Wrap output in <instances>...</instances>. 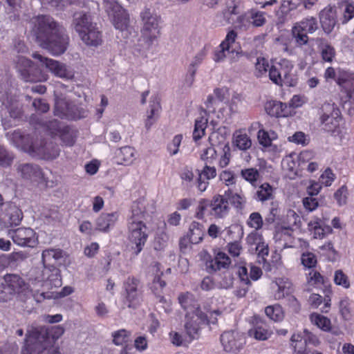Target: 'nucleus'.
Instances as JSON below:
<instances>
[{
  "instance_id": "nucleus-19",
  "label": "nucleus",
  "mask_w": 354,
  "mask_h": 354,
  "mask_svg": "<svg viewBox=\"0 0 354 354\" xmlns=\"http://www.w3.org/2000/svg\"><path fill=\"white\" fill-rule=\"evenodd\" d=\"M264 12L259 11L257 9H250L245 12L244 14L239 15L237 17V22L240 26H249L261 27L266 22Z\"/></svg>"
},
{
  "instance_id": "nucleus-49",
  "label": "nucleus",
  "mask_w": 354,
  "mask_h": 354,
  "mask_svg": "<svg viewBox=\"0 0 354 354\" xmlns=\"http://www.w3.org/2000/svg\"><path fill=\"white\" fill-rule=\"evenodd\" d=\"M301 31L313 33L317 29V21L315 17H307L295 25Z\"/></svg>"
},
{
  "instance_id": "nucleus-54",
  "label": "nucleus",
  "mask_w": 354,
  "mask_h": 354,
  "mask_svg": "<svg viewBox=\"0 0 354 354\" xmlns=\"http://www.w3.org/2000/svg\"><path fill=\"white\" fill-rule=\"evenodd\" d=\"M270 65L264 57H258L255 64V75L257 77L266 76L267 73L269 74Z\"/></svg>"
},
{
  "instance_id": "nucleus-11",
  "label": "nucleus",
  "mask_w": 354,
  "mask_h": 354,
  "mask_svg": "<svg viewBox=\"0 0 354 354\" xmlns=\"http://www.w3.org/2000/svg\"><path fill=\"white\" fill-rule=\"evenodd\" d=\"M209 321L205 313H186L184 328L189 342L198 339L201 335L202 325L209 324Z\"/></svg>"
},
{
  "instance_id": "nucleus-15",
  "label": "nucleus",
  "mask_w": 354,
  "mask_h": 354,
  "mask_svg": "<svg viewBox=\"0 0 354 354\" xmlns=\"http://www.w3.org/2000/svg\"><path fill=\"white\" fill-rule=\"evenodd\" d=\"M330 109V113H324L320 116V122L325 131L338 135L341 133L340 122L342 121L341 112L338 108L333 106Z\"/></svg>"
},
{
  "instance_id": "nucleus-37",
  "label": "nucleus",
  "mask_w": 354,
  "mask_h": 354,
  "mask_svg": "<svg viewBox=\"0 0 354 354\" xmlns=\"http://www.w3.org/2000/svg\"><path fill=\"white\" fill-rule=\"evenodd\" d=\"M205 234L204 226L203 224L193 221L187 233V236L189 238L191 244H198L202 241Z\"/></svg>"
},
{
  "instance_id": "nucleus-30",
  "label": "nucleus",
  "mask_w": 354,
  "mask_h": 354,
  "mask_svg": "<svg viewBox=\"0 0 354 354\" xmlns=\"http://www.w3.org/2000/svg\"><path fill=\"white\" fill-rule=\"evenodd\" d=\"M36 115H32L30 118V123L33 125H39L45 127L51 134V136H58L62 132L64 127L57 120H52L48 122H44L39 118H36Z\"/></svg>"
},
{
  "instance_id": "nucleus-40",
  "label": "nucleus",
  "mask_w": 354,
  "mask_h": 354,
  "mask_svg": "<svg viewBox=\"0 0 354 354\" xmlns=\"http://www.w3.org/2000/svg\"><path fill=\"white\" fill-rule=\"evenodd\" d=\"M311 323L324 332H330L332 329L330 319L321 314L313 313L310 315Z\"/></svg>"
},
{
  "instance_id": "nucleus-5",
  "label": "nucleus",
  "mask_w": 354,
  "mask_h": 354,
  "mask_svg": "<svg viewBox=\"0 0 354 354\" xmlns=\"http://www.w3.org/2000/svg\"><path fill=\"white\" fill-rule=\"evenodd\" d=\"M324 77L326 82L335 81L339 86L342 106L354 104V73L339 67L329 66L325 70Z\"/></svg>"
},
{
  "instance_id": "nucleus-42",
  "label": "nucleus",
  "mask_w": 354,
  "mask_h": 354,
  "mask_svg": "<svg viewBox=\"0 0 354 354\" xmlns=\"http://www.w3.org/2000/svg\"><path fill=\"white\" fill-rule=\"evenodd\" d=\"M207 216H210L209 198H201L196 207L194 217L198 220L205 221Z\"/></svg>"
},
{
  "instance_id": "nucleus-22",
  "label": "nucleus",
  "mask_w": 354,
  "mask_h": 354,
  "mask_svg": "<svg viewBox=\"0 0 354 354\" xmlns=\"http://www.w3.org/2000/svg\"><path fill=\"white\" fill-rule=\"evenodd\" d=\"M28 151L30 153H35L44 160H53L59 155V146L53 142H45L44 145L37 147L32 143L28 147Z\"/></svg>"
},
{
  "instance_id": "nucleus-1",
  "label": "nucleus",
  "mask_w": 354,
  "mask_h": 354,
  "mask_svg": "<svg viewBox=\"0 0 354 354\" xmlns=\"http://www.w3.org/2000/svg\"><path fill=\"white\" fill-rule=\"evenodd\" d=\"M32 32L39 46L53 55H62L67 50L70 37L63 25L50 15L32 18Z\"/></svg>"
},
{
  "instance_id": "nucleus-57",
  "label": "nucleus",
  "mask_w": 354,
  "mask_h": 354,
  "mask_svg": "<svg viewBox=\"0 0 354 354\" xmlns=\"http://www.w3.org/2000/svg\"><path fill=\"white\" fill-rule=\"evenodd\" d=\"M14 160V155L3 145H0V166L3 167H10Z\"/></svg>"
},
{
  "instance_id": "nucleus-14",
  "label": "nucleus",
  "mask_w": 354,
  "mask_h": 354,
  "mask_svg": "<svg viewBox=\"0 0 354 354\" xmlns=\"http://www.w3.org/2000/svg\"><path fill=\"white\" fill-rule=\"evenodd\" d=\"M13 242L21 247L34 248L38 243L36 232L30 227H19L9 232Z\"/></svg>"
},
{
  "instance_id": "nucleus-4",
  "label": "nucleus",
  "mask_w": 354,
  "mask_h": 354,
  "mask_svg": "<svg viewBox=\"0 0 354 354\" xmlns=\"http://www.w3.org/2000/svg\"><path fill=\"white\" fill-rule=\"evenodd\" d=\"M72 26L86 45L96 47L102 44V32L93 22L89 13L83 11L75 12Z\"/></svg>"
},
{
  "instance_id": "nucleus-29",
  "label": "nucleus",
  "mask_w": 354,
  "mask_h": 354,
  "mask_svg": "<svg viewBox=\"0 0 354 354\" xmlns=\"http://www.w3.org/2000/svg\"><path fill=\"white\" fill-rule=\"evenodd\" d=\"M3 281L14 295L22 292L28 288V284L24 279L16 274H5Z\"/></svg>"
},
{
  "instance_id": "nucleus-60",
  "label": "nucleus",
  "mask_w": 354,
  "mask_h": 354,
  "mask_svg": "<svg viewBox=\"0 0 354 354\" xmlns=\"http://www.w3.org/2000/svg\"><path fill=\"white\" fill-rule=\"evenodd\" d=\"M247 225L248 227L254 229V230H260L263 225L262 216L257 212L251 213L247 221Z\"/></svg>"
},
{
  "instance_id": "nucleus-24",
  "label": "nucleus",
  "mask_w": 354,
  "mask_h": 354,
  "mask_svg": "<svg viewBox=\"0 0 354 354\" xmlns=\"http://www.w3.org/2000/svg\"><path fill=\"white\" fill-rule=\"evenodd\" d=\"M212 165L205 164L202 170H197L198 176L195 185L201 193L207 189L209 184V180L214 178L216 176V169L214 166Z\"/></svg>"
},
{
  "instance_id": "nucleus-35",
  "label": "nucleus",
  "mask_w": 354,
  "mask_h": 354,
  "mask_svg": "<svg viewBox=\"0 0 354 354\" xmlns=\"http://www.w3.org/2000/svg\"><path fill=\"white\" fill-rule=\"evenodd\" d=\"M233 145L241 151H247L252 147V140L245 129L236 130L233 134Z\"/></svg>"
},
{
  "instance_id": "nucleus-13",
  "label": "nucleus",
  "mask_w": 354,
  "mask_h": 354,
  "mask_svg": "<svg viewBox=\"0 0 354 354\" xmlns=\"http://www.w3.org/2000/svg\"><path fill=\"white\" fill-rule=\"evenodd\" d=\"M220 341L223 351L227 354H238L245 344L243 337L234 330L223 332Z\"/></svg>"
},
{
  "instance_id": "nucleus-59",
  "label": "nucleus",
  "mask_w": 354,
  "mask_h": 354,
  "mask_svg": "<svg viewBox=\"0 0 354 354\" xmlns=\"http://www.w3.org/2000/svg\"><path fill=\"white\" fill-rule=\"evenodd\" d=\"M149 113L147 115L146 121V127L149 129L153 122V118L159 113L161 109L160 104L157 100H152L150 102L149 105Z\"/></svg>"
},
{
  "instance_id": "nucleus-27",
  "label": "nucleus",
  "mask_w": 354,
  "mask_h": 354,
  "mask_svg": "<svg viewBox=\"0 0 354 354\" xmlns=\"http://www.w3.org/2000/svg\"><path fill=\"white\" fill-rule=\"evenodd\" d=\"M119 218V213H102L96 220V230L102 232H108L113 228Z\"/></svg>"
},
{
  "instance_id": "nucleus-58",
  "label": "nucleus",
  "mask_w": 354,
  "mask_h": 354,
  "mask_svg": "<svg viewBox=\"0 0 354 354\" xmlns=\"http://www.w3.org/2000/svg\"><path fill=\"white\" fill-rule=\"evenodd\" d=\"M68 113L72 115L66 117V120H76L86 117V111L72 102L70 104Z\"/></svg>"
},
{
  "instance_id": "nucleus-33",
  "label": "nucleus",
  "mask_w": 354,
  "mask_h": 354,
  "mask_svg": "<svg viewBox=\"0 0 354 354\" xmlns=\"http://www.w3.org/2000/svg\"><path fill=\"white\" fill-rule=\"evenodd\" d=\"M224 196L230 204L236 209L241 210L246 203V198L242 190L234 192L232 188H228L224 192Z\"/></svg>"
},
{
  "instance_id": "nucleus-51",
  "label": "nucleus",
  "mask_w": 354,
  "mask_h": 354,
  "mask_svg": "<svg viewBox=\"0 0 354 354\" xmlns=\"http://www.w3.org/2000/svg\"><path fill=\"white\" fill-rule=\"evenodd\" d=\"M10 268L12 269L17 268L28 257V254L24 251L13 252L8 254Z\"/></svg>"
},
{
  "instance_id": "nucleus-8",
  "label": "nucleus",
  "mask_w": 354,
  "mask_h": 354,
  "mask_svg": "<svg viewBox=\"0 0 354 354\" xmlns=\"http://www.w3.org/2000/svg\"><path fill=\"white\" fill-rule=\"evenodd\" d=\"M142 22L141 28V37L145 42L150 45L157 39L160 34L159 26L160 17L151 12L150 9L145 8L140 13Z\"/></svg>"
},
{
  "instance_id": "nucleus-31",
  "label": "nucleus",
  "mask_w": 354,
  "mask_h": 354,
  "mask_svg": "<svg viewBox=\"0 0 354 354\" xmlns=\"http://www.w3.org/2000/svg\"><path fill=\"white\" fill-rule=\"evenodd\" d=\"M257 138L259 144L265 149H268L270 151L276 152L277 146L272 145V142L277 140L278 135L274 131H266L263 129H261L257 133Z\"/></svg>"
},
{
  "instance_id": "nucleus-53",
  "label": "nucleus",
  "mask_w": 354,
  "mask_h": 354,
  "mask_svg": "<svg viewBox=\"0 0 354 354\" xmlns=\"http://www.w3.org/2000/svg\"><path fill=\"white\" fill-rule=\"evenodd\" d=\"M333 281L335 285L341 286L344 289L351 288V281L348 276L341 269L335 271Z\"/></svg>"
},
{
  "instance_id": "nucleus-48",
  "label": "nucleus",
  "mask_w": 354,
  "mask_h": 354,
  "mask_svg": "<svg viewBox=\"0 0 354 354\" xmlns=\"http://www.w3.org/2000/svg\"><path fill=\"white\" fill-rule=\"evenodd\" d=\"M320 55L325 62L331 63L336 55L335 48L328 42H322L319 46Z\"/></svg>"
},
{
  "instance_id": "nucleus-32",
  "label": "nucleus",
  "mask_w": 354,
  "mask_h": 354,
  "mask_svg": "<svg viewBox=\"0 0 354 354\" xmlns=\"http://www.w3.org/2000/svg\"><path fill=\"white\" fill-rule=\"evenodd\" d=\"M160 264L159 263H156L153 266V268H156L157 274L151 283L150 289L154 295H156V297L160 298V301H161L164 297L163 289L166 286V282L161 279L163 272L160 271Z\"/></svg>"
},
{
  "instance_id": "nucleus-6",
  "label": "nucleus",
  "mask_w": 354,
  "mask_h": 354,
  "mask_svg": "<svg viewBox=\"0 0 354 354\" xmlns=\"http://www.w3.org/2000/svg\"><path fill=\"white\" fill-rule=\"evenodd\" d=\"M293 68L292 62L285 58L272 62L269 70V79L277 86H295L297 79L292 73Z\"/></svg>"
},
{
  "instance_id": "nucleus-26",
  "label": "nucleus",
  "mask_w": 354,
  "mask_h": 354,
  "mask_svg": "<svg viewBox=\"0 0 354 354\" xmlns=\"http://www.w3.org/2000/svg\"><path fill=\"white\" fill-rule=\"evenodd\" d=\"M319 19L324 31L330 33L337 24V13L335 8L326 7L323 9L319 15Z\"/></svg>"
},
{
  "instance_id": "nucleus-10",
  "label": "nucleus",
  "mask_w": 354,
  "mask_h": 354,
  "mask_svg": "<svg viewBox=\"0 0 354 354\" xmlns=\"http://www.w3.org/2000/svg\"><path fill=\"white\" fill-rule=\"evenodd\" d=\"M104 6L114 27L121 31L127 30L129 24V16L126 10L115 0H104Z\"/></svg>"
},
{
  "instance_id": "nucleus-38",
  "label": "nucleus",
  "mask_w": 354,
  "mask_h": 354,
  "mask_svg": "<svg viewBox=\"0 0 354 354\" xmlns=\"http://www.w3.org/2000/svg\"><path fill=\"white\" fill-rule=\"evenodd\" d=\"M240 0H227L225 8L222 11L223 17L225 24H230L234 22V15L239 14Z\"/></svg>"
},
{
  "instance_id": "nucleus-50",
  "label": "nucleus",
  "mask_w": 354,
  "mask_h": 354,
  "mask_svg": "<svg viewBox=\"0 0 354 354\" xmlns=\"http://www.w3.org/2000/svg\"><path fill=\"white\" fill-rule=\"evenodd\" d=\"M207 125V119L200 117L195 120L194 129L193 131V139L198 141L205 135Z\"/></svg>"
},
{
  "instance_id": "nucleus-61",
  "label": "nucleus",
  "mask_w": 354,
  "mask_h": 354,
  "mask_svg": "<svg viewBox=\"0 0 354 354\" xmlns=\"http://www.w3.org/2000/svg\"><path fill=\"white\" fill-rule=\"evenodd\" d=\"M59 136L66 146H73L75 142V136L73 135L71 128L67 125L64 127V129Z\"/></svg>"
},
{
  "instance_id": "nucleus-9",
  "label": "nucleus",
  "mask_w": 354,
  "mask_h": 354,
  "mask_svg": "<svg viewBox=\"0 0 354 354\" xmlns=\"http://www.w3.org/2000/svg\"><path fill=\"white\" fill-rule=\"evenodd\" d=\"M123 296L129 308H136L142 295L140 280L133 276H129L122 284Z\"/></svg>"
},
{
  "instance_id": "nucleus-12",
  "label": "nucleus",
  "mask_w": 354,
  "mask_h": 354,
  "mask_svg": "<svg viewBox=\"0 0 354 354\" xmlns=\"http://www.w3.org/2000/svg\"><path fill=\"white\" fill-rule=\"evenodd\" d=\"M32 56L39 60L54 76L64 80L73 78V72L65 64L43 57L39 53H34Z\"/></svg>"
},
{
  "instance_id": "nucleus-17",
  "label": "nucleus",
  "mask_w": 354,
  "mask_h": 354,
  "mask_svg": "<svg viewBox=\"0 0 354 354\" xmlns=\"http://www.w3.org/2000/svg\"><path fill=\"white\" fill-rule=\"evenodd\" d=\"M250 324L252 328L248 330V335L257 340H267L272 334L268 329L267 323L259 315H254L251 317Z\"/></svg>"
},
{
  "instance_id": "nucleus-21",
  "label": "nucleus",
  "mask_w": 354,
  "mask_h": 354,
  "mask_svg": "<svg viewBox=\"0 0 354 354\" xmlns=\"http://www.w3.org/2000/svg\"><path fill=\"white\" fill-rule=\"evenodd\" d=\"M209 203L210 216L215 218H223L228 215L230 211V207L224 195H214L209 199Z\"/></svg>"
},
{
  "instance_id": "nucleus-43",
  "label": "nucleus",
  "mask_w": 354,
  "mask_h": 354,
  "mask_svg": "<svg viewBox=\"0 0 354 354\" xmlns=\"http://www.w3.org/2000/svg\"><path fill=\"white\" fill-rule=\"evenodd\" d=\"M241 176L252 187H257L259 180L261 178L259 171L254 167L243 169L241 171Z\"/></svg>"
},
{
  "instance_id": "nucleus-20",
  "label": "nucleus",
  "mask_w": 354,
  "mask_h": 354,
  "mask_svg": "<svg viewBox=\"0 0 354 354\" xmlns=\"http://www.w3.org/2000/svg\"><path fill=\"white\" fill-rule=\"evenodd\" d=\"M41 286L46 289L58 288L62 286L60 271L55 266H44L41 271Z\"/></svg>"
},
{
  "instance_id": "nucleus-44",
  "label": "nucleus",
  "mask_w": 354,
  "mask_h": 354,
  "mask_svg": "<svg viewBox=\"0 0 354 354\" xmlns=\"http://www.w3.org/2000/svg\"><path fill=\"white\" fill-rule=\"evenodd\" d=\"M71 101L66 99H58L56 100L54 107V115L61 119H66V117H71L68 113Z\"/></svg>"
},
{
  "instance_id": "nucleus-62",
  "label": "nucleus",
  "mask_w": 354,
  "mask_h": 354,
  "mask_svg": "<svg viewBox=\"0 0 354 354\" xmlns=\"http://www.w3.org/2000/svg\"><path fill=\"white\" fill-rule=\"evenodd\" d=\"M300 3L301 0H282L279 11L281 14L286 15L290 11L296 9Z\"/></svg>"
},
{
  "instance_id": "nucleus-64",
  "label": "nucleus",
  "mask_w": 354,
  "mask_h": 354,
  "mask_svg": "<svg viewBox=\"0 0 354 354\" xmlns=\"http://www.w3.org/2000/svg\"><path fill=\"white\" fill-rule=\"evenodd\" d=\"M342 6L344 7L343 16L341 19L343 24H346L354 17V5L348 1H345Z\"/></svg>"
},
{
  "instance_id": "nucleus-46",
  "label": "nucleus",
  "mask_w": 354,
  "mask_h": 354,
  "mask_svg": "<svg viewBox=\"0 0 354 354\" xmlns=\"http://www.w3.org/2000/svg\"><path fill=\"white\" fill-rule=\"evenodd\" d=\"M63 257V250L61 249L48 248L43 250L41 254V260L46 266L50 264L53 259L57 261Z\"/></svg>"
},
{
  "instance_id": "nucleus-41",
  "label": "nucleus",
  "mask_w": 354,
  "mask_h": 354,
  "mask_svg": "<svg viewBox=\"0 0 354 354\" xmlns=\"http://www.w3.org/2000/svg\"><path fill=\"white\" fill-rule=\"evenodd\" d=\"M306 281L310 286L321 288L323 286H326L328 279L324 277L317 270L312 269L306 274Z\"/></svg>"
},
{
  "instance_id": "nucleus-45",
  "label": "nucleus",
  "mask_w": 354,
  "mask_h": 354,
  "mask_svg": "<svg viewBox=\"0 0 354 354\" xmlns=\"http://www.w3.org/2000/svg\"><path fill=\"white\" fill-rule=\"evenodd\" d=\"M274 188L268 183L261 184L256 194L255 198L257 201L264 202L273 198Z\"/></svg>"
},
{
  "instance_id": "nucleus-55",
  "label": "nucleus",
  "mask_w": 354,
  "mask_h": 354,
  "mask_svg": "<svg viewBox=\"0 0 354 354\" xmlns=\"http://www.w3.org/2000/svg\"><path fill=\"white\" fill-rule=\"evenodd\" d=\"M201 158L206 165H214L218 160L217 151L213 147H207L203 151Z\"/></svg>"
},
{
  "instance_id": "nucleus-18",
  "label": "nucleus",
  "mask_w": 354,
  "mask_h": 354,
  "mask_svg": "<svg viewBox=\"0 0 354 354\" xmlns=\"http://www.w3.org/2000/svg\"><path fill=\"white\" fill-rule=\"evenodd\" d=\"M237 36V32L235 30L228 31L224 40L221 41L218 49L214 51L213 59L215 62H221L228 55L234 53V50L232 48V44H234Z\"/></svg>"
},
{
  "instance_id": "nucleus-28",
  "label": "nucleus",
  "mask_w": 354,
  "mask_h": 354,
  "mask_svg": "<svg viewBox=\"0 0 354 354\" xmlns=\"http://www.w3.org/2000/svg\"><path fill=\"white\" fill-rule=\"evenodd\" d=\"M180 306L187 313H203L195 296L190 292H181L178 297Z\"/></svg>"
},
{
  "instance_id": "nucleus-25",
  "label": "nucleus",
  "mask_w": 354,
  "mask_h": 354,
  "mask_svg": "<svg viewBox=\"0 0 354 354\" xmlns=\"http://www.w3.org/2000/svg\"><path fill=\"white\" fill-rule=\"evenodd\" d=\"M17 172L22 178L26 180L32 181L44 180V174L38 165L28 163L21 164L19 165Z\"/></svg>"
},
{
  "instance_id": "nucleus-3",
  "label": "nucleus",
  "mask_w": 354,
  "mask_h": 354,
  "mask_svg": "<svg viewBox=\"0 0 354 354\" xmlns=\"http://www.w3.org/2000/svg\"><path fill=\"white\" fill-rule=\"evenodd\" d=\"M147 214L144 203L134 201L131 207V215L127 219V239L133 257H137L143 250L148 237L149 229L145 222Z\"/></svg>"
},
{
  "instance_id": "nucleus-36",
  "label": "nucleus",
  "mask_w": 354,
  "mask_h": 354,
  "mask_svg": "<svg viewBox=\"0 0 354 354\" xmlns=\"http://www.w3.org/2000/svg\"><path fill=\"white\" fill-rule=\"evenodd\" d=\"M266 109L270 115L276 118L288 117L290 113L288 105L281 102H270L267 104Z\"/></svg>"
},
{
  "instance_id": "nucleus-2",
  "label": "nucleus",
  "mask_w": 354,
  "mask_h": 354,
  "mask_svg": "<svg viewBox=\"0 0 354 354\" xmlns=\"http://www.w3.org/2000/svg\"><path fill=\"white\" fill-rule=\"evenodd\" d=\"M64 333L61 326H31L27 330L21 354H60L56 342Z\"/></svg>"
},
{
  "instance_id": "nucleus-56",
  "label": "nucleus",
  "mask_w": 354,
  "mask_h": 354,
  "mask_svg": "<svg viewBox=\"0 0 354 354\" xmlns=\"http://www.w3.org/2000/svg\"><path fill=\"white\" fill-rule=\"evenodd\" d=\"M301 262L305 268L314 269L317 263V257L310 252H303L301 255Z\"/></svg>"
},
{
  "instance_id": "nucleus-34",
  "label": "nucleus",
  "mask_w": 354,
  "mask_h": 354,
  "mask_svg": "<svg viewBox=\"0 0 354 354\" xmlns=\"http://www.w3.org/2000/svg\"><path fill=\"white\" fill-rule=\"evenodd\" d=\"M136 150L130 146L120 148L115 153L116 162L119 165H129L135 160Z\"/></svg>"
},
{
  "instance_id": "nucleus-23",
  "label": "nucleus",
  "mask_w": 354,
  "mask_h": 354,
  "mask_svg": "<svg viewBox=\"0 0 354 354\" xmlns=\"http://www.w3.org/2000/svg\"><path fill=\"white\" fill-rule=\"evenodd\" d=\"M23 218V212L16 205H9L0 216L1 224L5 227H10L20 224Z\"/></svg>"
},
{
  "instance_id": "nucleus-16",
  "label": "nucleus",
  "mask_w": 354,
  "mask_h": 354,
  "mask_svg": "<svg viewBox=\"0 0 354 354\" xmlns=\"http://www.w3.org/2000/svg\"><path fill=\"white\" fill-rule=\"evenodd\" d=\"M208 272H216L222 269H228L232 263L231 259L224 252H215L212 257L209 253L205 252L203 257Z\"/></svg>"
},
{
  "instance_id": "nucleus-52",
  "label": "nucleus",
  "mask_w": 354,
  "mask_h": 354,
  "mask_svg": "<svg viewBox=\"0 0 354 354\" xmlns=\"http://www.w3.org/2000/svg\"><path fill=\"white\" fill-rule=\"evenodd\" d=\"M169 338L171 343L177 347L187 346L192 342L188 341L189 338H187V335L186 334L183 335L174 330L169 332Z\"/></svg>"
},
{
  "instance_id": "nucleus-47",
  "label": "nucleus",
  "mask_w": 354,
  "mask_h": 354,
  "mask_svg": "<svg viewBox=\"0 0 354 354\" xmlns=\"http://www.w3.org/2000/svg\"><path fill=\"white\" fill-rule=\"evenodd\" d=\"M265 313L270 319L278 322L284 318V312L279 304L270 305L265 308Z\"/></svg>"
},
{
  "instance_id": "nucleus-7",
  "label": "nucleus",
  "mask_w": 354,
  "mask_h": 354,
  "mask_svg": "<svg viewBox=\"0 0 354 354\" xmlns=\"http://www.w3.org/2000/svg\"><path fill=\"white\" fill-rule=\"evenodd\" d=\"M15 68L21 80L26 82H41L48 79L47 73L44 72L32 61L24 57H18Z\"/></svg>"
},
{
  "instance_id": "nucleus-39",
  "label": "nucleus",
  "mask_w": 354,
  "mask_h": 354,
  "mask_svg": "<svg viewBox=\"0 0 354 354\" xmlns=\"http://www.w3.org/2000/svg\"><path fill=\"white\" fill-rule=\"evenodd\" d=\"M131 332L126 329H120L112 333L113 343L116 346H122V353H127V343L131 337Z\"/></svg>"
},
{
  "instance_id": "nucleus-63",
  "label": "nucleus",
  "mask_w": 354,
  "mask_h": 354,
  "mask_svg": "<svg viewBox=\"0 0 354 354\" xmlns=\"http://www.w3.org/2000/svg\"><path fill=\"white\" fill-rule=\"evenodd\" d=\"M220 180L221 182L225 184V185L227 187H230L236 185V175L232 171L230 170H224L223 171L219 176Z\"/></svg>"
}]
</instances>
